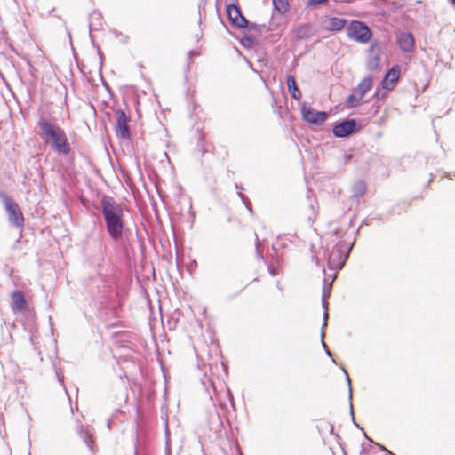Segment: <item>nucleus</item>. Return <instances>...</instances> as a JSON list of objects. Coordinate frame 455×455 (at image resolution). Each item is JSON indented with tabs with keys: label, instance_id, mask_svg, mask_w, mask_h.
<instances>
[{
	"label": "nucleus",
	"instance_id": "nucleus-1",
	"mask_svg": "<svg viewBox=\"0 0 455 455\" xmlns=\"http://www.w3.org/2000/svg\"><path fill=\"white\" fill-rule=\"evenodd\" d=\"M41 139L47 143L52 151L68 155L71 152V146L65 131L55 123L40 117L37 121Z\"/></svg>",
	"mask_w": 455,
	"mask_h": 455
},
{
	"label": "nucleus",
	"instance_id": "nucleus-2",
	"mask_svg": "<svg viewBox=\"0 0 455 455\" xmlns=\"http://www.w3.org/2000/svg\"><path fill=\"white\" fill-rule=\"evenodd\" d=\"M100 203L108 233L113 240L117 241L122 238L124 230L123 207L107 196L101 198Z\"/></svg>",
	"mask_w": 455,
	"mask_h": 455
},
{
	"label": "nucleus",
	"instance_id": "nucleus-3",
	"mask_svg": "<svg viewBox=\"0 0 455 455\" xmlns=\"http://www.w3.org/2000/svg\"><path fill=\"white\" fill-rule=\"evenodd\" d=\"M0 198L8 212L9 220L17 228H22L25 222L24 215L19 204L4 191H0Z\"/></svg>",
	"mask_w": 455,
	"mask_h": 455
},
{
	"label": "nucleus",
	"instance_id": "nucleus-4",
	"mask_svg": "<svg viewBox=\"0 0 455 455\" xmlns=\"http://www.w3.org/2000/svg\"><path fill=\"white\" fill-rule=\"evenodd\" d=\"M347 35L350 38L361 43L368 42L371 37L370 28L361 21H352L347 28Z\"/></svg>",
	"mask_w": 455,
	"mask_h": 455
},
{
	"label": "nucleus",
	"instance_id": "nucleus-5",
	"mask_svg": "<svg viewBox=\"0 0 455 455\" xmlns=\"http://www.w3.org/2000/svg\"><path fill=\"white\" fill-rule=\"evenodd\" d=\"M400 77L401 67L397 64L394 65L387 71L384 77L382 78L380 83L381 87L387 92L393 91L396 87Z\"/></svg>",
	"mask_w": 455,
	"mask_h": 455
},
{
	"label": "nucleus",
	"instance_id": "nucleus-6",
	"mask_svg": "<svg viewBox=\"0 0 455 455\" xmlns=\"http://www.w3.org/2000/svg\"><path fill=\"white\" fill-rule=\"evenodd\" d=\"M115 116L116 119V132L123 139L130 138L131 132L128 126L130 117L125 114L124 110L117 109L115 111Z\"/></svg>",
	"mask_w": 455,
	"mask_h": 455
},
{
	"label": "nucleus",
	"instance_id": "nucleus-7",
	"mask_svg": "<svg viewBox=\"0 0 455 455\" xmlns=\"http://www.w3.org/2000/svg\"><path fill=\"white\" fill-rule=\"evenodd\" d=\"M10 307L12 311L16 314L24 312L28 309V301L26 300L25 295L20 291H13L10 293Z\"/></svg>",
	"mask_w": 455,
	"mask_h": 455
},
{
	"label": "nucleus",
	"instance_id": "nucleus-8",
	"mask_svg": "<svg viewBox=\"0 0 455 455\" xmlns=\"http://www.w3.org/2000/svg\"><path fill=\"white\" fill-rule=\"evenodd\" d=\"M302 116L305 121L315 124H322L327 119V114L325 112L315 111L307 107H303Z\"/></svg>",
	"mask_w": 455,
	"mask_h": 455
},
{
	"label": "nucleus",
	"instance_id": "nucleus-9",
	"mask_svg": "<svg viewBox=\"0 0 455 455\" xmlns=\"http://www.w3.org/2000/svg\"><path fill=\"white\" fill-rule=\"evenodd\" d=\"M227 14L231 20L232 24L238 28H246L248 25L247 20L242 15L238 6L229 4L227 8Z\"/></svg>",
	"mask_w": 455,
	"mask_h": 455
},
{
	"label": "nucleus",
	"instance_id": "nucleus-10",
	"mask_svg": "<svg viewBox=\"0 0 455 455\" xmlns=\"http://www.w3.org/2000/svg\"><path fill=\"white\" fill-rule=\"evenodd\" d=\"M371 56L369 57L366 67L370 71H379L380 69V48L377 44H373L370 48Z\"/></svg>",
	"mask_w": 455,
	"mask_h": 455
},
{
	"label": "nucleus",
	"instance_id": "nucleus-11",
	"mask_svg": "<svg viewBox=\"0 0 455 455\" xmlns=\"http://www.w3.org/2000/svg\"><path fill=\"white\" fill-rule=\"evenodd\" d=\"M355 130V121H344L333 127V134L336 137H346L352 134Z\"/></svg>",
	"mask_w": 455,
	"mask_h": 455
},
{
	"label": "nucleus",
	"instance_id": "nucleus-12",
	"mask_svg": "<svg viewBox=\"0 0 455 455\" xmlns=\"http://www.w3.org/2000/svg\"><path fill=\"white\" fill-rule=\"evenodd\" d=\"M345 25L346 20L337 17L326 18L322 23L323 28L327 31H340Z\"/></svg>",
	"mask_w": 455,
	"mask_h": 455
},
{
	"label": "nucleus",
	"instance_id": "nucleus-13",
	"mask_svg": "<svg viewBox=\"0 0 455 455\" xmlns=\"http://www.w3.org/2000/svg\"><path fill=\"white\" fill-rule=\"evenodd\" d=\"M397 44L403 52H411L414 49L415 41L411 33H401L397 38Z\"/></svg>",
	"mask_w": 455,
	"mask_h": 455
},
{
	"label": "nucleus",
	"instance_id": "nucleus-14",
	"mask_svg": "<svg viewBox=\"0 0 455 455\" xmlns=\"http://www.w3.org/2000/svg\"><path fill=\"white\" fill-rule=\"evenodd\" d=\"M315 34V28L310 24H304L293 30L294 37L297 40H307Z\"/></svg>",
	"mask_w": 455,
	"mask_h": 455
},
{
	"label": "nucleus",
	"instance_id": "nucleus-15",
	"mask_svg": "<svg viewBox=\"0 0 455 455\" xmlns=\"http://www.w3.org/2000/svg\"><path fill=\"white\" fill-rule=\"evenodd\" d=\"M373 84V77L367 76L363 77L357 85V93H359L360 100H363L364 95L371 89Z\"/></svg>",
	"mask_w": 455,
	"mask_h": 455
},
{
	"label": "nucleus",
	"instance_id": "nucleus-16",
	"mask_svg": "<svg viewBox=\"0 0 455 455\" xmlns=\"http://www.w3.org/2000/svg\"><path fill=\"white\" fill-rule=\"evenodd\" d=\"M287 87L292 98L295 100H299L301 98V92L299 90L296 79L292 75L287 76Z\"/></svg>",
	"mask_w": 455,
	"mask_h": 455
},
{
	"label": "nucleus",
	"instance_id": "nucleus-17",
	"mask_svg": "<svg viewBox=\"0 0 455 455\" xmlns=\"http://www.w3.org/2000/svg\"><path fill=\"white\" fill-rule=\"evenodd\" d=\"M367 190L366 183L363 180H358L354 183L352 187V193L354 196L361 197Z\"/></svg>",
	"mask_w": 455,
	"mask_h": 455
},
{
	"label": "nucleus",
	"instance_id": "nucleus-18",
	"mask_svg": "<svg viewBox=\"0 0 455 455\" xmlns=\"http://www.w3.org/2000/svg\"><path fill=\"white\" fill-rule=\"evenodd\" d=\"M81 437L91 450L94 451L96 449L95 441L92 435L89 431L81 430Z\"/></svg>",
	"mask_w": 455,
	"mask_h": 455
},
{
	"label": "nucleus",
	"instance_id": "nucleus-19",
	"mask_svg": "<svg viewBox=\"0 0 455 455\" xmlns=\"http://www.w3.org/2000/svg\"><path fill=\"white\" fill-rule=\"evenodd\" d=\"M275 8L282 13H284L289 9L288 0H272Z\"/></svg>",
	"mask_w": 455,
	"mask_h": 455
},
{
	"label": "nucleus",
	"instance_id": "nucleus-20",
	"mask_svg": "<svg viewBox=\"0 0 455 455\" xmlns=\"http://www.w3.org/2000/svg\"><path fill=\"white\" fill-rule=\"evenodd\" d=\"M362 100H360V97L357 99L355 97V95L354 94H351L348 98H347V106L349 107H355V106H358L360 103H361Z\"/></svg>",
	"mask_w": 455,
	"mask_h": 455
},
{
	"label": "nucleus",
	"instance_id": "nucleus-21",
	"mask_svg": "<svg viewBox=\"0 0 455 455\" xmlns=\"http://www.w3.org/2000/svg\"><path fill=\"white\" fill-rule=\"evenodd\" d=\"M327 2H328V0H309L307 2V6L315 7L317 5L326 4Z\"/></svg>",
	"mask_w": 455,
	"mask_h": 455
},
{
	"label": "nucleus",
	"instance_id": "nucleus-22",
	"mask_svg": "<svg viewBox=\"0 0 455 455\" xmlns=\"http://www.w3.org/2000/svg\"><path fill=\"white\" fill-rule=\"evenodd\" d=\"M453 6H455V0H451Z\"/></svg>",
	"mask_w": 455,
	"mask_h": 455
}]
</instances>
